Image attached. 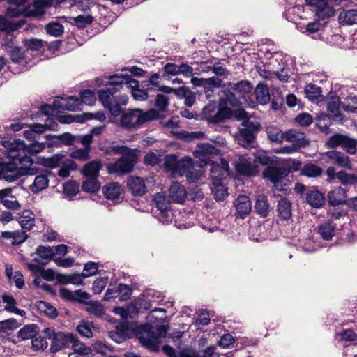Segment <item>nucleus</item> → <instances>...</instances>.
<instances>
[{"label": "nucleus", "instance_id": "31", "mask_svg": "<svg viewBox=\"0 0 357 357\" xmlns=\"http://www.w3.org/2000/svg\"><path fill=\"white\" fill-rule=\"evenodd\" d=\"M256 102L261 105H266L270 100L269 90L263 84H258L254 91Z\"/></svg>", "mask_w": 357, "mask_h": 357}, {"label": "nucleus", "instance_id": "25", "mask_svg": "<svg viewBox=\"0 0 357 357\" xmlns=\"http://www.w3.org/2000/svg\"><path fill=\"white\" fill-rule=\"evenodd\" d=\"M291 203L287 198H282L278 201L277 212L278 216L281 220H289L291 218Z\"/></svg>", "mask_w": 357, "mask_h": 357}, {"label": "nucleus", "instance_id": "5", "mask_svg": "<svg viewBox=\"0 0 357 357\" xmlns=\"http://www.w3.org/2000/svg\"><path fill=\"white\" fill-rule=\"evenodd\" d=\"M167 331V328L164 325L153 327L147 324L139 328L137 337L142 346L150 351H156L159 349L160 339L166 336Z\"/></svg>", "mask_w": 357, "mask_h": 357}, {"label": "nucleus", "instance_id": "56", "mask_svg": "<svg viewBox=\"0 0 357 357\" xmlns=\"http://www.w3.org/2000/svg\"><path fill=\"white\" fill-rule=\"evenodd\" d=\"M357 140L348 136H345L342 148L349 154H354L356 152Z\"/></svg>", "mask_w": 357, "mask_h": 357}, {"label": "nucleus", "instance_id": "52", "mask_svg": "<svg viewBox=\"0 0 357 357\" xmlns=\"http://www.w3.org/2000/svg\"><path fill=\"white\" fill-rule=\"evenodd\" d=\"M79 191V185L75 181H70L63 185V192L66 196L72 197Z\"/></svg>", "mask_w": 357, "mask_h": 357}, {"label": "nucleus", "instance_id": "46", "mask_svg": "<svg viewBox=\"0 0 357 357\" xmlns=\"http://www.w3.org/2000/svg\"><path fill=\"white\" fill-rule=\"evenodd\" d=\"M268 138L273 142L281 143L284 140V133L276 127L266 128Z\"/></svg>", "mask_w": 357, "mask_h": 357}, {"label": "nucleus", "instance_id": "30", "mask_svg": "<svg viewBox=\"0 0 357 357\" xmlns=\"http://www.w3.org/2000/svg\"><path fill=\"white\" fill-rule=\"evenodd\" d=\"M238 143L241 146L245 148H252L255 146V135L246 129H241L239 130V136L238 137Z\"/></svg>", "mask_w": 357, "mask_h": 357}, {"label": "nucleus", "instance_id": "51", "mask_svg": "<svg viewBox=\"0 0 357 357\" xmlns=\"http://www.w3.org/2000/svg\"><path fill=\"white\" fill-rule=\"evenodd\" d=\"M87 305L86 311L89 313L97 317H100L104 314L105 310L103 306L100 303L97 301H89Z\"/></svg>", "mask_w": 357, "mask_h": 357}, {"label": "nucleus", "instance_id": "3", "mask_svg": "<svg viewBox=\"0 0 357 357\" xmlns=\"http://www.w3.org/2000/svg\"><path fill=\"white\" fill-rule=\"evenodd\" d=\"M252 90V86L247 80L236 83L229 82L225 91V103L234 107H238L243 104L255 107L256 102L251 98Z\"/></svg>", "mask_w": 357, "mask_h": 357}, {"label": "nucleus", "instance_id": "15", "mask_svg": "<svg viewBox=\"0 0 357 357\" xmlns=\"http://www.w3.org/2000/svg\"><path fill=\"white\" fill-rule=\"evenodd\" d=\"M34 169L37 171L36 168ZM36 174V176L34 181L30 185V190L33 193H38L48 187V177L51 174V172L48 170H43L40 172L38 174H37V173Z\"/></svg>", "mask_w": 357, "mask_h": 357}, {"label": "nucleus", "instance_id": "61", "mask_svg": "<svg viewBox=\"0 0 357 357\" xmlns=\"http://www.w3.org/2000/svg\"><path fill=\"white\" fill-rule=\"evenodd\" d=\"M17 30V26L13 25V22L8 20L5 17L0 15V31L8 33Z\"/></svg>", "mask_w": 357, "mask_h": 357}, {"label": "nucleus", "instance_id": "59", "mask_svg": "<svg viewBox=\"0 0 357 357\" xmlns=\"http://www.w3.org/2000/svg\"><path fill=\"white\" fill-rule=\"evenodd\" d=\"M179 160L176 155H167L165 158V167L174 174Z\"/></svg>", "mask_w": 357, "mask_h": 357}, {"label": "nucleus", "instance_id": "36", "mask_svg": "<svg viewBox=\"0 0 357 357\" xmlns=\"http://www.w3.org/2000/svg\"><path fill=\"white\" fill-rule=\"evenodd\" d=\"M193 168L194 165L192 159L190 157H184L183 158L179 160L174 174L183 176Z\"/></svg>", "mask_w": 357, "mask_h": 357}, {"label": "nucleus", "instance_id": "50", "mask_svg": "<svg viewBox=\"0 0 357 357\" xmlns=\"http://www.w3.org/2000/svg\"><path fill=\"white\" fill-rule=\"evenodd\" d=\"M82 273H74L70 275H64L61 276L60 281L63 283H70L76 285H80L83 283Z\"/></svg>", "mask_w": 357, "mask_h": 357}, {"label": "nucleus", "instance_id": "38", "mask_svg": "<svg viewBox=\"0 0 357 357\" xmlns=\"http://www.w3.org/2000/svg\"><path fill=\"white\" fill-rule=\"evenodd\" d=\"M322 172V168L313 163H307L301 169V174L307 177H317L321 175Z\"/></svg>", "mask_w": 357, "mask_h": 357}, {"label": "nucleus", "instance_id": "49", "mask_svg": "<svg viewBox=\"0 0 357 357\" xmlns=\"http://www.w3.org/2000/svg\"><path fill=\"white\" fill-rule=\"evenodd\" d=\"M91 147H84L73 151L70 153L71 158L79 160L80 161H86L89 159V152Z\"/></svg>", "mask_w": 357, "mask_h": 357}, {"label": "nucleus", "instance_id": "16", "mask_svg": "<svg viewBox=\"0 0 357 357\" xmlns=\"http://www.w3.org/2000/svg\"><path fill=\"white\" fill-rule=\"evenodd\" d=\"M306 202L312 208H320L325 204L324 195L315 188H311L305 195Z\"/></svg>", "mask_w": 357, "mask_h": 357}, {"label": "nucleus", "instance_id": "20", "mask_svg": "<svg viewBox=\"0 0 357 357\" xmlns=\"http://www.w3.org/2000/svg\"><path fill=\"white\" fill-rule=\"evenodd\" d=\"M127 185L132 194L136 196H142L146 192L144 179L138 176H129Z\"/></svg>", "mask_w": 357, "mask_h": 357}, {"label": "nucleus", "instance_id": "28", "mask_svg": "<svg viewBox=\"0 0 357 357\" xmlns=\"http://www.w3.org/2000/svg\"><path fill=\"white\" fill-rule=\"evenodd\" d=\"M270 204L268 198L264 195H259L257 197L254 206L255 212L261 218L268 216L270 211Z\"/></svg>", "mask_w": 357, "mask_h": 357}, {"label": "nucleus", "instance_id": "40", "mask_svg": "<svg viewBox=\"0 0 357 357\" xmlns=\"http://www.w3.org/2000/svg\"><path fill=\"white\" fill-rule=\"evenodd\" d=\"M100 187V183L97 178L86 177V180L83 181L82 189L83 191L94 193L96 192Z\"/></svg>", "mask_w": 357, "mask_h": 357}, {"label": "nucleus", "instance_id": "14", "mask_svg": "<svg viewBox=\"0 0 357 357\" xmlns=\"http://www.w3.org/2000/svg\"><path fill=\"white\" fill-rule=\"evenodd\" d=\"M54 106L57 109L75 111L80 109L81 101L77 97L69 96L54 100Z\"/></svg>", "mask_w": 357, "mask_h": 357}, {"label": "nucleus", "instance_id": "45", "mask_svg": "<svg viewBox=\"0 0 357 357\" xmlns=\"http://www.w3.org/2000/svg\"><path fill=\"white\" fill-rule=\"evenodd\" d=\"M64 157L65 155L61 153H56L51 157L44 159L43 164L45 167L55 168L62 163Z\"/></svg>", "mask_w": 357, "mask_h": 357}, {"label": "nucleus", "instance_id": "27", "mask_svg": "<svg viewBox=\"0 0 357 357\" xmlns=\"http://www.w3.org/2000/svg\"><path fill=\"white\" fill-rule=\"evenodd\" d=\"M17 221L22 229L26 231L31 230L35 225L34 215L29 210H24L17 218Z\"/></svg>", "mask_w": 357, "mask_h": 357}, {"label": "nucleus", "instance_id": "21", "mask_svg": "<svg viewBox=\"0 0 357 357\" xmlns=\"http://www.w3.org/2000/svg\"><path fill=\"white\" fill-rule=\"evenodd\" d=\"M317 126L324 132H326L331 126V121L342 122L343 116L341 113H336L333 115L321 114L317 117Z\"/></svg>", "mask_w": 357, "mask_h": 357}, {"label": "nucleus", "instance_id": "41", "mask_svg": "<svg viewBox=\"0 0 357 357\" xmlns=\"http://www.w3.org/2000/svg\"><path fill=\"white\" fill-rule=\"evenodd\" d=\"M36 306L40 312L51 319H54L58 315L56 309L47 302L40 301L37 303Z\"/></svg>", "mask_w": 357, "mask_h": 357}, {"label": "nucleus", "instance_id": "64", "mask_svg": "<svg viewBox=\"0 0 357 357\" xmlns=\"http://www.w3.org/2000/svg\"><path fill=\"white\" fill-rule=\"evenodd\" d=\"M255 161L264 165H269L272 160L264 151L259 150L255 153Z\"/></svg>", "mask_w": 357, "mask_h": 357}, {"label": "nucleus", "instance_id": "32", "mask_svg": "<svg viewBox=\"0 0 357 357\" xmlns=\"http://www.w3.org/2000/svg\"><path fill=\"white\" fill-rule=\"evenodd\" d=\"M100 168V162L93 160L85 164L82 172L85 177L98 178Z\"/></svg>", "mask_w": 357, "mask_h": 357}, {"label": "nucleus", "instance_id": "43", "mask_svg": "<svg viewBox=\"0 0 357 357\" xmlns=\"http://www.w3.org/2000/svg\"><path fill=\"white\" fill-rule=\"evenodd\" d=\"M112 76H116L122 81L121 89L124 87L128 89H132L133 91L137 89L139 86V82L135 79H132L130 75H113Z\"/></svg>", "mask_w": 357, "mask_h": 357}, {"label": "nucleus", "instance_id": "34", "mask_svg": "<svg viewBox=\"0 0 357 357\" xmlns=\"http://www.w3.org/2000/svg\"><path fill=\"white\" fill-rule=\"evenodd\" d=\"M284 139L289 142H293L294 144L301 142L302 147H304L307 144V141L305 140L303 133L294 129L289 130L284 133Z\"/></svg>", "mask_w": 357, "mask_h": 357}, {"label": "nucleus", "instance_id": "6", "mask_svg": "<svg viewBox=\"0 0 357 357\" xmlns=\"http://www.w3.org/2000/svg\"><path fill=\"white\" fill-rule=\"evenodd\" d=\"M158 117L159 112L155 109H150L146 112H143L139 109H135L128 112L122 113L121 124L125 128H132L145 122L156 119Z\"/></svg>", "mask_w": 357, "mask_h": 357}, {"label": "nucleus", "instance_id": "33", "mask_svg": "<svg viewBox=\"0 0 357 357\" xmlns=\"http://www.w3.org/2000/svg\"><path fill=\"white\" fill-rule=\"evenodd\" d=\"M335 225L332 222H325L318 226V233L325 240L331 239L335 233Z\"/></svg>", "mask_w": 357, "mask_h": 357}, {"label": "nucleus", "instance_id": "4", "mask_svg": "<svg viewBox=\"0 0 357 357\" xmlns=\"http://www.w3.org/2000/svg\"><path fill=\"white\" fill-rule=\"evenodd\" d=\"M105 154H122L114 163L110 164L108 170L110 173L128 174L132 172L137 161L136 155L130 149L125 146H109L101 149Z\"/></svg>", "mask_w": 357, "mask_h": 357}, {"label": "nucleus", "instance_id": "37", "mask_svg": "<svg viewBox=\"0 0 357 357\" xmlns=\"http://www.w3.org/2000/svg\"><path fill=\"white\" fill-rule=\"evenodd\" d=\"M321 89L314 84H308L305 87L306 97L311 101H318L321 98Z\"/></svg>", "mask_w": 357, "mask_h": 357}, {"label": "nucleus", "instance_id": "54", "mask_svg": "<svg viewBox=\"0 0 357 357\" xmlns=\"http://www.w3.org/2000/svg\"><path fill=\"white\" fill-rule=\"evenodd\" d=\"M169 97L167 95L158 93L155 98V106L160 112H165L169 106Z\"/></svg>", "mask_w": 357, "mask_h": 357}, {"label": "nucleus", "instance_id": "17", "mask_svg": "<svg viewBox=\"0 0 357 357\" xmlns=\"http://www.w3.org/2000/svg\"><path fill=\"white\" fill-rule=\"evenodd\" d=\"M288 174L289 171L287 169L278 167L268 166L263 172L264 177L273 183H278Z\"/></svg>", "mask_w": 357, "mask_h": 357}, {"label": "nucleus", "instance_id": "23", "mask_svg": "<svg viewBox=\"0 0 357 357\" xmlns=\"http://www.w3.org/2000/svg\"><path fill=\"white\" fill-rule=\"evenodd\" d=\"M169 198L174 203L183 204L186 198V190L183 185L174 183L169 189Z\"/></svg>", "mask_w": 357, "mask_h": 357}, {"label": "nucleus", "instance_id": "35", "mask_svg": "<svg viewBox=\"0 0 357 357\" xmlns=\"http://www.w3.org/2000/svg\"><path fill=\"white\" fill-rule=\"evenodd\" d=\"M38 333L36 324H28L23 326L17 333V337L22 340L33 339Z\"/></svg>", "mask_w": 357, "mask_h": 357}, {"label": "nucleus", "instance_id": "29", "mask_svg": "<svg viewBox=\"0 0 357 357\" xmlns=\"http://www.w3.org/2000/svg\"><path fill=\"white\" fill-rule=\"evenodd\" d=\"M47 7V4L43 0H36L32 4L29 5L26 9H24L26 16H41L45 13V8Z\"/></svg>", "mask_w": 357, "mask_h": 357}, {"label": "nucleus", "instance_id": "18", "mask_svg": "<svg viewBox=\"0 0 357 357\" xmlns=\"http://www.w3.org/2000/svg\"><path fill=\"white\" fill-rule=\"evenodd\" d=\"M325 154L335 165L338 167H344L349 170L352 169L351 160L349 157L344 153L337 151H329Z\"/></svg>", "mask_w": 357, "mask_h": 357}, {"label": "nucleus", "instance_id": "55", "mask_svg": "<svg viewBox=\"0 0 357 357\" xmlns=\"http://www.w3.org/2000/svg\"><path fill=\"white\" fill-rule=\"evenodd\" d=\"M72 344V347L75 353L79 354L81 355H87L91 353V349L89 347H86L84 344L80 342L75 335V340L74 342H70Z\"/></svg>", "mask_w": 357, "mask_h": 357}, {"label": "nucleus", "instance_id": "10", "mask_svg": "<svg viewBox=\"0 0 357 357\" xmlns=\"http://www.w3.org/2000/svg\"><path fill=\"white\" fill-rule=\"evenodd\" d=\"M306 5L310 8L319 20L332 17L334 14V9L331 6L327 0H305Z\"/></svg>", "mask_w": 357, "mask_h": 357}, {"label": "nucleus", "instance_id": "60", "mask_svg": "<svg viewBox=\"0 0 357 357\" xmlns=\"http://www.w3.org/2000/svg\"><path fill=\"white\" fill-rule=\"evenodd\" d=\"M93 20V17L90 15H80L73 18L75 24L79 28H84L91 24Z\"/></svg>", "mask_w": 357, "mask_h": 357}, {"label": "nucleus", "instance_id": "19", "mask_svg": "<svg viewBox=\"0 0 357 357\" xmlns=\"http://www.w3.org/2000/svg\"><path fill=\"white\" fill-rule=\"evenodd\" d=\"M236 171L243 175L251 176L256 172V168L252 165L251 159L247 155H240L235 162Z\"/></svg>", "mask_w": 357, "mask_h": 357}, {"label": "nucleus", "instance_id": "53", "mask_svg": "<svg viewBox=\"0 0 357 357\" xmlns=\"http://www.w3.org/2000/svg\"><path fill=\"white\" fill-rule=\"evenodd\" d=\"M36 254L42 260H50L54 256V250L50 246H38Z\"/></svg>", "mask_w": 357, "mask_h": 357}, {"label": "nucleus", "instance_id": "8", "mask_svg": "<svg viewBox=\"0 0 357 357\" xmlns=\"http://www.w3.org/2000/svg\"><path fill=\"white\" fill-rule=\"evenodd\" d=\"M202 116L209 123H218L229 119L232 110L227 107H218L215 102H211L202 109Z\"/></svg>", "mask_w": 357, "mask_h": 357}, {"label": "nucleus", "instance_id": "26", "mask_svg": "<svg viewBox=\"0 0 357 357\" xmlns=\"http://www.w3.org/2000/svg\"><path fill=\"white\" fill-rule=\"evenodd\" d=\"M122 191L121 185L116 182L109 183L102 187V193L107 199H118Z\"/></svg>", "mask_w": 357, "mask_h": 357}, {"label": "nucleus", "instance_id": "11", "mask_svg": "<svg viewBox=\"0 0 357 357\" xmlns=\"http://www.w3.org/2000/svg\"><path fill=\"white\" fill-rule=\"evenodd\" d=\"M75 340V335L73 333L65 334L62 332L53 333L52 338L50 350L53 353H56L59 350L69 347L70 342Z\"/></svg>", "mask_w": 357, "mask_h": 357}, {"label": "nucleus", "instance_id": "39", "mask_svg": "<svg viewBox=\"0 0 357 357\" xmlns=\"http://www.w3.org/2000/svg\"><path fill=\"white\" fill-rule=\"evenodd\" d=\"M211 190L215 199L218 202L223 201L228 196L227 188L223 182L212 183Z\"/></svg>", "mask_w": 357, "mask_h": 357}, {"label": "nucleus", "instance_id": "58", "mask_svg": "<svg viewBox=\"0 0 357 357\" xmlns=\"http://www.w3.org/2000/svg\"><path fill=\"white\" fill-rule=\"evenodd\" d=\"M79 100L81 101V105L83 103L86 105H93L96 100V98L95 93L92 91L86 89L80 93Z\"/></svg>", "mask_w": 357, "mask_h": 357}, {"label": "nucleus", "instance_id": "13", "mask_svg": "<svg viewBox=\"0 0 357 357\" xmlns=\"http://www.w3.org/2000/svg\"><path fill=\"white\" fill-rule=\"evenodd\" d=\"M229 165L227 162H222V166L218 163L213 162L211 165L210 176L212 183L222 182L228 173Z\"/></svg>", "mask_w": 357, "mask_h": 357}, {"label": "nucleus", "instance_id": "12", "mask_svg": "<svg viewBox=\"0 0 357 357\" xmlns=\"http://www.w3.org/2000/svg\"><path fill=\"white\" fill-rule=\"evenodd\" d=\"M236 217L244 219L252 210V204L249 197L246 195L238 196L234 202Z\"/></svg>", "mask_w": 357, "mask_h": 357}, {"label": "nucleus", "instance_id": "2", "mask_svg": "<svg viewBox=\"0 0 357 357\" xmlns=\"http://www.w3.org/2000/svg\"><path fill=\"white\" fill-rule=\"evenodd\" d=\"M12 151L17 153L16 149L10 144L8 147V157L0 159V179L13 182L24 175H36V170L33 167L24 165L21 161V156L12 157Z\"/></svg>", "mask_w": 357, "mask_h": 357}, {"label": "nucleus", "instance_id": "22", "mask_svg": "<svg viewBox=\"0 0 357 357\" xmlns=\"http://www.w3.org/2000/svg\"><path fill=\"white\" fill-rule=\"evenodd\" d=\"M327 199L331 206H336L345 204L346 191L342 187L335 188L328 192Z\"/></svg>", "mask_w": 357, "mask_h": 357}, {"label": "nucleus", "instance_id": "1", "mask_svg": "<svg viewBox=\"0 0 357 357\" xmlns=\"http://www.w3.org/2000/svg\"><path fill=\"white\" fill-rule=\"evenodd\" d=\"M120 78L110 76L105 84V89L98 91V99L105 109L114 116H119L123 107L128 103V96L120 93L123 84Z\"/></svg>", "mask_w": 357, "mask_h": 357}, {"label": "nucleus", "instance_id": "57", "mask_svg": "<svg viewBox=\"0 0 357 357\" xmlns=\"http://www.w3.org/2000/svg\"><path fill=\"white\" fill-rule=\"evenodd\" d=\"M47 33L55 37L60 36L63 33V26L59 23H49L45 27Z\"/></svg>", "mask_w": 357, "mask_h": 357}, {"label": "nucleus", "instance_id": "63", "mask_svg": "<svg viewBox=\"0 0 357 357\" xmlns=\"http://www.w3.org/2000/svg\"><path fill=\"white\" fill-rule=\"evenodd\" d=\"M98 266L96 263L93 261L87 262L84 267L82 271V277L88 278L89 276L96 275L98 272Z\"/></svg>", "mask_w": 357, "mask_h": 357}, {"label": "nucleus", "instance_id": "47", "mask_svg": "<svg viewBox=\"0 0 357 357\" xmlns=\"http://www.w3.org/2000/svg\"><path fill=\"white\" fill-rule=\"evenodd\" d=\"M215 150L213 145L209 144H198L194 151V155L197 158L211 155L214 153Z\"/></svg>", "mask_w": 357, "mask_h": 357}, {"label": "nucleus", "instance_id": "62", "mask_svg": "<svg viewBox=\"0 0 357 357\" xmlns=\"http://www.w3.org/2000/svg\"><path fill=\"white\" fill-rule=\"evenodd\" d=\"M346 135L335 134L329 137L328 141L326 142V146L328 148H335L337 146H341L342 145L343 141Z\"/></svg>", "mask_w": 357, "mask_h": 357}, {"label": "nucleus", "instance_id": "42", "mask_svg": "<svg viewBox=\"0 0 357 357\" xmlns=\"http://www.w3.org/2000/svg\"><path fill=\"white\" fill-rule=\"evenodd\" d=\"M0 200L3 205L8 209L17 211L21 208L20 204L17 202L15 197L12 195V192H10L3 198H0Z\"/></svg>", "mask_w": 357, "mask_h": 357}, {"label": "nucleus", "instance_id": "44", "mask_svg": "<svg viewBox=\"0 0 357 357\" xmlns=\"http://www.w3.org/2000/svg\"><path fill=\"white\" fill-rule=\"evenodd\" d=\"M337 178L344 185H354L357 183V175L348 174L344 171H340L337 173Z\"/></svg>", "mask_w": 357, "mask_h": 357}, {"label": "nucleus", "instance_id": "7", "mask_svg": "<svg viewBox=\"0 0 357 357\" xmlns=\"http://www.w3.org/2000/svg\"><path fill=\"white\" fill-rule=\"evenodd\" d=\"M12 146L16 149L17 153L12 151V157H16L15 155L21 156V161L24 165H28L29 167L33 165V159L31 155L41 152L45 147V144L43 142H33L29 146H26L24 142L18 140L15 143H11Z\"/></svg>", "mask_w": 357, "mask_h": 357}, {"label": "nucleus", "instance_id": "9", "mask_svg": "<svg viewBox=\"0 0 357 357\" xmlns=\"http://www.w3.org/2000/svg\"><path fill=\"white\" fill-rule=\"evenodd\" d=\"M156 210L154 215L162 224H167L171 220L169 214V201L162 193H157L153 197Z\"/></svg>", "mask_w": 357, "mask_h": 357}, {"label": "nucleus", "instance_id": "24", "mask_svg": "<svg viewBox=\"0 0 357 357\" xmlns=\"http://www.w3.org/2000/svg\"><path fill=\"white\" fill-rule=\"evenodd\" d=\"M338 21L343 26L357 24V9L342 8L340 10Z\"/></svg>", "mask_w": 357, "mask_h": 357}, {"label": "nucleus", "instance_id": "48", "mask_svg": "<svg viewBox=\"0 0 357 357\" xmlns=\"http://www.w3.org/2000/svg\"><path fill=\"white\" fill-rule=\"evenodd\" d=\"M20 326L17 321L14 318H10L3 321H0V333H8Z\"/></svg>", "mask_w": 357, "mask_h": 357}]
</instances>
